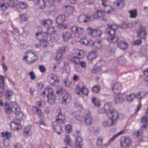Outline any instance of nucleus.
Returning <instances> with one entry per match:
<instances>
[{"mask_svg": "<svg viewBox=\"0 0 148 148\" xmlns=\"http://www.w3.org/2000/svg\"><path fill=\"white\" fill-rule=\"evenodd\" d=\"M47 31L48 32V34H54L56 31L55 30L53 27H49L47 28Z\"/></svg>", "mask_w": 148, "mask_h": 148, "instance_id": "nucleus-43", "label": "nucleus"}, {"mask_svg": "<svg viewBox=\"0 0 148 148\" xmlns=\"http://www.w3.org/2000/svg\"><path fill=\"white\" fill-rule=\"evenodd\" d=\"M19 5L20 7L22 9H25L27 7L26 4L23 2L20 3Z\"/></svg>", "mask_w": 148, "mask_h": 148, "instance_id": "nucleus-56", "label": "nucleus"}, {"mask_svg": "<svg viewBox=\"0 0 148 148\" xmlns=\"http://www.w3.org/2000/svg\"><path fill=\"white\" fill-rule=\"evenodd\" d=\"M32 134L31 126H28L26 127L24 129L23 132L24 137L27 138L28 136L31 135Z\"/></svg>", "mask_w": 148, "mask_h": 148, "instance_id": "nucleus-17", "label": "nucleus"}, {"mask_svg": "<svg viewBox=\"0 0 148 148\" xmlns=\"http://www.w3.org/2000/svg\"><path fill=\"white\" fill-rule=\"evenodd\" d=\"M83 118L84 123L87 126L91 125L93 123L91 114L89 112H86L84 114Z\"/></svg>", "mask_w": 148, "mask_h": 148, "instance_id": "nucleus-3", "label": "nucleus"}, {"mask_svg": "<svg viewBox=\"0 0 148 148\" xmlns=\"http://www.w3.org/2000/svg\"><path fill=\"white\" fill-rule=\"evenodd\" d=\"M92 101L94 105L97 107H99L101 105L100 101L95 97L92 98Z\"/></svg>", "mask_w": 148, "mask_h": 148, "instance_id": "nucleus-31", "label": "nucleus"}, {"mask_svg": "<svg viewBox=\"0 0 148 148\" xmlns=\"http://www.w3.org/2000/svg\"><path fill=\"white\" fill-rule=\"evenodd\" d=\"M143 130L140 128L139 130L135 132L134 133V134L137 136H140L143 134Z\"/></svg>", "mask_w": 148, "mask_h": 148, "instance_id": "nucleus-38", "label": "nucleus"}, {"mask_svg": "<svg viewBox=\"0 0 148 148\" xmlns=\"http://www.w3.org/2000/svg\"><path fill=\"white\" fill-rule=\"evenodd\" d=\"M71 62L72 63H75V64H78L79 62V58L77 57H75L70 60Z\"/></svg>", "mask_w": 148, "mask_h": 148, "instance_id": "nucleus-37", "label": "nucleus"}, {"mask_svg": "<svg viewBox=\"0 0 148 148\" xmlns=\"http://www.w3.org/2000/svg\"><path fill=\"white\" fill-rule=\"evenodd\" d=\"M117 60L120 64H123L126 61V59L123 56H121L117 58Z\"/></svg>", "mask_w": 148, "mask_h": 148, "instance_id": "nucleus-36", "label": "nucleus"}, {"mask_svg": "<svg viewBox=\"0 0 148 148\" xmlns=\"http://www.w3.org/2000/svg\"><path fill=\"white\" fill-rule=\"evenodd\" d=\"M137 33L138 37L141 39H145L146 35V28L142 26H140Z\"/></svg>", "mask_w": 148, "mask_h": 148, "instance_id": "nucleus-9", "label": "nucleus"}, {"mask_svg": "<svg viewBox=\"0 0 148 148\" xmlns=\"http://www.w3.org/2000/svg\"><path fill=\"white\" fill-rule=\"evenodd\" d=\"M36 38L40 41H46L48 37L47 33L45 32H38L35 34Z\"/></svg>", "mask_w": 148, "mask_h": 148, "instance_id": "nucleus-6", "label": "nucleus"}, {"mask_svg": "<svg viewBox=\"0 0 148 148\" xmlns=\"http://www.w3.org/2000/svg\"><path fill=\"white\" fill-rule=\"evenodd\" d=\"M79 64H75L74 66V67L76 71L77 72H80L81 71V69L80 67Z\"/></svg>", "mask_w": 148, "mask_h": 148, "instance_id": "nucleus-58", "label": "nucleus"}, {"mask_svg": "<svg viewBox=\"0 0 148 148\" xmlns=\"http://www.w3.org/2000/svg\"><path fill=\"white\" fill-rule=\"evenodd\" d=\"M71 100L70 96L67 92L63 96V100L62 103L63 104L69 103Z\"/></svg>", "mask_w": 148, "mask_h": 148, "instance_id": "nucleus-16", "label": "nucleus"}, {"mask_svg": "<svg viewBox=\"0 0 148 148\" xmlns=\"http://www.w3.org/2000/svg\"><path fill=\"white\" fill-rule=\"evenodd\" d=\"M4 79L3 76L0 75V88L1 89L4 88Z\"/></svg>", "mask_w": 148, "mask_h": 148, "instance_id": "nucleus-35", "label": "nucleus"}, {"mask_svg": "<svg viewBox=\"0 0 148 148\" xmlns=\"http://www.w3.org/2000/svg\"><path fill=\"white\" fill-rule=\"evenodd\" d=\"M78 89L82 93L85 95H88L89 92V90L88 89L86 88L85 86H83L82 88H81L79 86H77L76 89Z\"/></svg>", "mask_w": 148, "mask_h": 148, "instance_id": "nucleus-19", "label": "nucleus"}, {"mask_svg": "<svg viewBox=\"0 0 148 148\" xmlns=\"http://www.w3.org/2000/svg\"><path fill=\"white\" fill-rule=\"evenodd\" d=\"M1 136L5 138L6 139L9 140L12 137V134L11 132L6 131L5 132H2L1 133Z\"/></svg>", "mask_w": 148, "mask_h": 148, "instance_id": "nucleus-23", "label": "nucleus"}, {"mask_svg": "<svg viewBox=\"0 0 148 148\" xmlns=\"http://www.w3.org/2000/svg\"><path fill=\"white\" fill-rule=\"evenodd\" d=\"M35 3L40 5V8L42 9H43L45 7V4L44 0H37L35 2Z\"/></svg>", "mask_w": 148, "mask_h": 148, "instance_id": "nucleus-28", "label": "nucleus"}, {"mask_svg": "<svg viewBox=\"0 0 148 148\" xmlns=\"http://www.w3.org/2000/svg\"><path fill=\"white\" fill-rule=\"evenodd\" d=\"M118 47L121 49L125 50L128 48V44L125 42L120 41L118 44Z\"/></svg>", "mask_w": 148, "mask_h": 148, "instance_id": "nucleus-22", "label": "nucleus"}, {"mask_svg": "<svg viewBox=\"0 0 148 148\" xmlns=\"http://www.w3.org/2000/svg\"><path fill=\"white\" fill-rule=\"evenodd\" d=\"M52 22V21L47 19L45 20L41 21L40 23L43 26L46 27H48L51 25Z\"/></svg>", "mask_w": 148, "mask_h": 148, "instance_id": "nucleus-20", "label": "nucleus"}, {"mask_svg": "<svg viewBox=\"0 0 148 148\" xmlns=\"http://www.w3.org/2000/svg\"><path fill=\"white\" fill-rule=\"evenodd\" d=\"M48 90L49 94L47 95V102L50 104H53L55 102L56 97L53 93V90L51 88H49Z\"/></svg>", "mask_w": 148, "mask_h": 148, "instance_id": "nucleus-4", "label": "nucleus"}, {"mask_svg": "<svg viewBox=\"0 0 148 148\" xmlns=\"http://www.w3.org/2000/svg\"><path fill=\"white\" fill-rule=\"evenodd\" d=\"M66 93L65 89L62 86L59 87L56 92V93L58 95H64Z\"/></svg>", "mask_w": 148, "mask_h": 148, "instance_id": "nucleus-25", "label": "nucleus"}, {"mask_svg": "<svg viewBox=\"0 0 148 148\" xmlns=\"http://www.w3.org/2000/svg\"><path fill=\"white\" fill-rule=\"evenodd\" d=\"M29 75L30 77V79H31L33 80L35 79L36 76L33 71H31L29 72Z\"/></svg>", "mask_w": 148, "mask_h": 148, "instance_id": "nucleus-50", "label": "nucleus"}, {"mask_svg": "<svg viewBox=\"0 0 148 148\" xmlns=\"http://www.w3.org/2000/svg\"><path fill=\"white\" fill-rule=\"evenodd\" d=\"M70 30L73 33L80 34L83 32L84 29L82 28L79 27L73 26L71 27Z\"/></svg>", "mask_w": 148, "mask_h": 148, "instance_id": "nucleus-14", "label": "nucleus"}, {"mask_svg": "<svg viewBox=\"0 0 148 148\" xmlns=\"http://www.w3.org/2000/svg\"><path fill=\"white\" fill-rule=\"evenodd\" d=\"M125 131L124 130H122L114 135L112 138V141L114 140L118 136L123 134L124 133Z\"/></svg>", "mask_w": 148, "mask_h": 148, "instance_id": "nucleus-40", "label": "nucleus"}, {"mask_svg": "<svg viewBox=\"0 0 148 148\" xmlns=\"http://www.w3.org/2000/svg\"><path fill=\"white\" fill-rule=\"evenodd\" d=\"M39 69L40 71L43 73L45 71V67L42 65H40L39 66Z\"/></svg>", "mask_w": 148, "mask_h": 148, "instance_id": "nucleus-60", "label": "nucleus"}, {"mask_svg": "<svg viewBox=\"0 0 148 148\" xmlns=\"http://www.w3.org/2000/svg\"><path fill=\"white\" fill-rule=\"evenodd\" d=\"M100 88L98 86H93L92 89V92L95 93H97L99 91Z\"/></svg>", "mask_w": 148, "mask_h": 148, "instance_id": "nucleus-42", "label": "nucleus"}, {"mask_svg": "<svg viewBox=\"0 0 148 148\" xmlns=\"http://www.w3.org/2000/svg\"><path fill=\"white\" fill-rule=\"evenodd\" d=\"M124 100L123 94H118L114 97L113 101L115 104H118L123 102Z\"/></svg>", "mask_w": 148, "mask_h": 148, "instance_id": "nucleus-11", "label": "nucleus"}, {"mask_svg": "<svg viewBox=\"0 0 148 148\" xmlns=\"http://www.w3.org/2000/svg\"><path fill=\"white\" fill-rule=\"evenodd\" d=\"M87 31L89 34L92 35L93 36H99L100 37L102 34V32L101 31H98L97 29H93L90 27H87Z\"/></svg>", "mask_w": 148, "mask_h": 148, "instance_id": "nucleus-8", "label": "nucleus"}, {"mask_svg": "<svg viewBox=\"0 0 148 148\" xmlns=\"http://www.w3.org/2000/svg\"><path fill=\"white\" fill-rule=\"evenodd\" d=\"M136 94L132 93L129 95L127 97V101L129 102H132L135 98H137Z\"/></svg>", "mask_w": 148, "mask_h": 148, "instance_id": "nucleus-24", "label": "nucleus"}, {"mask_svg": "<svg viewBox=\"0 0 148 148\" xmlns=\"http://www.w3.org/2000/svg\"><path fill=\"white\" fill-rule=\"evenodd\" d=\"M20 20L22 22L25 21L27 19V18L24 14L20 15Z\"/></svg>", "mask_w": 148, "mask_h": 148, "instance_id": "nucleus-45", "label": "nucleus"}, {"mask_svg": "<svg viewBox=\"0 0 148 148\" xmlns=\"http://www.w3.org/2000/svg\"><path fill=\"white\" fill-rule=\"evenodd\" d=\"M129 12L130 14V16L131 18H134L137 16V13L136 9L131 10L129 11Z\"/></svg>", "mask_w": 148, "mask_h": 148, "instance_id": "nucleus-29", "label": "nucleus"}, {"mask_svg": "<svg viewBox=\"0 0 148 148\" xmlns=\"http://www.w3.org/2000/svg\"><path fill=\"white\" fill-rule=\"evenodd\" d=\"M65 119V116L62 115L61 112L56 117V122H58L61 123H63Z\"/></svg>", "mask_w": 148, "mask_h": 148, "instance_id": "nucleus-18", "label": "nucleus"}, {"mask_svg": "<svg viewBox=\"0 0 148 148\" xmlns=\"http://www.w3.org/2000/svg\"><path fill=\"white\" fill-rule=\"evenodd\" d=\"M85 42H86V45L87 46L91 44V46H94L95 45V47L97 49H98L101 47V41L100 40L93 42L91 40H88L86 39Z\"/></svg>", "mask_w": 148, "mask_h": 148, "instance_id": "nucleus-7", "label": "nucleus"}, {"mask_svg": "<svg viewBox=\"0 0 148 148\" xmlns=\"http://www.w3.org/2000/svg\"><path fill=\"white\" fill-rule=\"evenodd\" d=\"M103 139V138L102 136H100L98 138L97 140V144L98 146H101L102 145Z\"/></svg>", "mask_w": 148, "mask_h": 148, "instance_id": "nucleus-41", "label": "nucleus"}, {"mask_svg": "<svg viewBox=\"0 0 148 148\" xmlns=\"http://www.w3.org/2000/svg\"><path fill=\"white\" fill-rule=\"evenodd\" d=\"M17 0H9L8 2V6L10 7H14L16 4Z\"/></svg>", "mask_w": 148, "mask_h": 148, "instance_id": "nucleus-32", "label": "nucleus"}, {"mask_svg": "<svg viewBox=\"0 0 148 148\" xmlns=\"http://www.w3.org/2000/svg\"><path fill=\"white\" fill-rule=\"evenodd\" d=\"M132 24H133L132 23L128 24V25H127V24L124 23L120 27L122 29H126L128 27H130V25H132Z\"/></svg>", "mask_w": 148, "mask_h": 148, "instance_id": "nucleus-52", "label": "nucleus"}, {"mask_svg": "<svg viewBox=\"0 0 148 148\" xmlns=\"http://www.w3.org/2000/svg\"><path fill=\"white\" fill-rule=\"evenodd\" d=\"M62 54L59 52L57 53L56 56L55 58L56 60H59L62 57Z\"/></svg>", "mask_w": 148, "mask_h": 148, "instance_id": "nucleus-57", "label": "nucleus"}, {"mask_svg": "<svg viewBox=\"0 0 148 148\" xmlns=\"http://www.w3.org/2000/svg\"><path fill=\"white\" fill-rule=\"evenodd\" d=\"M61 36L63 41L66 42H67L69 39L72 38V34L69 32H65L62 33Z\"/></svg>", "mask_w": 148, "mask_h": 148, "instance_id": "nucleus-13", "label": "nucleus"}, {"mask_svg": "<svg viewBox=\"0 0 148 148\" xmlns=\"http://www.w3.org/2000/svg\"><path fill=\"white\" fill-rule=\"evenodd\" d=\"M34 109V110H35L38 113L39 116L40 117L41 116L42 113L41 111L39 110L38 108H37L36 107H35Z\"/></svg>", "mask_w": 148, "mask_h": 148, "instance_id": "nucleus-61", "label": "nucleus"}, {"mask_svg": "<svg viewBox=\"0 0 148 148\" xmlns=\"http://www.w3.org/2000/svg\"><path fill=\"white\" fill-rule=\"evenodd\" d=\"M86 15L84 14L79 16L78 18V20L79 23H82L83 22L86 23L87 20L86 19Z\"/></svg>", "mask_w": 148, "mask_h": 148, "instance_id": "nucleus-26", "label": "nucleus"}, {"mask_svg": "<svg viewBox=\"0 0 148 148\" xmlns=\"http://www.w3.org/2000/svg\"><path fill=\"white\" fill-rule=\"evenodd\" d=\"M118 29V26L116 25H112V32H113V35H114L116 31Z\"/></svg>", "mask_w": 148, "mask_h": 148, "instance_id": "nucleus-46", "label": "nucleus"}, {"mask_svg": "<svg viewBox=\"0 0 148 148\" xmlns=\"http://www.w3.org/2000/svg\"><path fill=\"white\" fill-rule=\"evenodd\" d=\"M141 121L142 123H147L148 122V116H144L141 119Z\"/></svg>", "mask_w": 148, "mask_h": 148, "instance_id": "nucleus-55", "label": "nucleus"}, {"mask_svg": "<svg viewBox=\"0 0 148 148\" xmlns=\"http://www.w3.org/2000/svg\"><path fill=\"white\" fill-rule=\"evenodd\" d=\"M5 95L6 97L9 99L11 96L13 95V92L10 90H8L5 92Z\"/></svg>", "mask_w": 148, "mask_h": 148, "instance_id": "nucleus-47", "label": "nucleus"}, {"mask_svg": "<svg viewBox=\"0 0 148 148\" xmlns=\"http://www.w3.org/2000/svg\"><path fill=\"white\" fill-rule=\"evenodd\" d=\"M119 114L114 109L112 110V126L116 125L118 122Z\"/></svg>", "mask_w": 148, "mask_h": 148, "instance_id": "nucleus-5", "label": "nucleus"}, {"mask_svg": "<svg viewBox=\"0 0 148 148\" xmlns=\"http://www.w3.org/2000/svg\"><path fill=\"white\" fill-rule=\"evenodd\" d=\"M82 141V138L80 136H78L76 137L75 145L76 148H82L83 146Z\"/></svg>", "mask_w": 148, "mask_h": 148, "instance_id": "nucleus-15", "label": "nucleus"}, {"mask_svg": "<svg viewBox=\"0 0 148 148\" xmlns=\"http://www.w3.org/2000/svg\"><path fill=\"white\" fill-rule=\"evenodd\" d=\"M42 125H43L44 127L46 126L47 125L45 124V122L43 121H41L39 122V127L41 129H43L42 127Z\"/></svg>", "mask_w": 148, "mask_h": 148, "instance_id": "nucleus-63", "label": "nucleus"}, {"mask_svg": "<svg viewBox=\"0 0 148 148\" xmlns=\"http://www.w3.org/2000/svg\"><path fill=\"white\" fill-rule=\"evenodd\" d=\"M54 130L59 135L60 134V132L62 131V127L59 125L58 124L54 128Z\"/></svg>", "mask_w": 148, "mask_h": 148, "instance_id": "nucleus-34", "label": "nucleus"}, {"mask_svg": "<svg viewBox=\"0 0 148 148\" xmlns=\"http://www.w3.org/2000/svg\"><path fill=\"white\" fill-rule=\"evenodd\" d=\"M148 93H145L143 91L140 92L136 94L137 98L140 99L144 98L146 97V96Z\"/></svg>", "mask_w": 148, "mask_h": 148, "instance_id": "nucleus-27", "label": "nucleus"}, {"mask_svg": "<svg viewBox=\"0 0 148 148\" xmlns=\"http://www.w3.org/2000/svg\"><path fill=\"white\" fill-rule=\"evenodd\" d=\"M97 57L96 54L93 52H91L87 56L88 59L90 61H92Z\"/></svg>", "mask_w": 148, "mask_h": 148, "instance_id": "nucleus-33", "label": "nucleus"}, {"mask_svg": "<svg viewBox=\"0 0 148 148\" xmlns=\"http://www.w3.org/2000/svg\"><path fill=\"white\" fill-rule=\"evenodd\" d=\"M78 64L83 68H85L86 66V63L84 61H81L79 62Z\"/></svg>", "mask_w": 148, "mask_h": 148, "instance_id": "nucleus-64", "label": "nucleus"}, {"mask_svg": "<svg viewBox=\"0 0 148 148\" xmlns=\"http://www.w3.org/2000/svg\"><path fill=\"white\" fill-rule=\"evenodd\" d=\"M95 1V0H84V2L88 5H92Z\"/></svg>", "mask_w": 148, "mask_h": 148, "instance_id": "nucleus-53", "label": "nucleus"}, {"mask_svg": "<svg viewBox=\"0 0 148 148\" xmlns=\"http://www.w3.org/2000/svg\"><path fill=\"white\" fill-rule=\"evenodd\" d=\"M65 131L67 133H69L71 131V125H68L66 126L65 128Z\"/></svg>", "mask_w": 148, "mask_h": 148, "instance_id": "nucleus-51", "label": "nucleus"}, {"mask_svg": "<svg viewBox=\"0 0 148 148\" xmlns=\"http://www.w3.org/2000/svg\"><path fill=\"white\" fill-rule=\"evenodd\" d=\"M104 108L106 115L110 119H111L110 117L111 115V103L109 102L105 104Z\"/></svg>", "mask_w": 148, "mask_h": 148, "instance_id": "nucleus-12", "label": "nucleus"}, {"mask_svg": "<svg viewBox=\"0 0 148 148\" xmlns=\"http://www.w3.org/2000/svg\"><path fill=\"white\" fill-rule=\"evenodd\" d=\"M114 4L115 5L119 7L121 5H124V3L121 0H117L114 2Z\"/></svg>", "mask_w": 148, "mask_h": 148, "instance_id": "nucleus-44", "label": "nucleus"}, {"mask_svg": "<svg viewBox=\"0 0 148 148\" xmlns=\"http://www.w3.org/2000/svg\"><path fill=\"white\" fill-rule=\"evenodd\" d=\"M4 110L7 114H9L12 111L16 115L18 120H20L23 116V114L21 112L20 108L18 104L13 102L10 104L7 103L5 104Z\"/></svg>", "mask_w": 148, "mask_h": 148, "instance_id": "nucleus-1", "label": "nucleus"}, {"mask_svg": "<svg viewBox=\"0 0 148 148\" xmlns=\"http://www.w3.org/2000/svg\"><path fill=\"white\" fill-rule=\"evenodd\" d=\"M142 42V40L141 39H139L134 41L132 43V44L134 45H141Z\"/></svg>", "mask_w": 148, "mask_h": 148, "instance_id": "nucleus-39", "label": "nucleus"}, {"mask_svg": "<svg viewBox=\"0 0 148 148\" xmlns=\"http://www.w3.org/2000/svg\"><path fill=\"white\" fill-rule=\"evenodd\" d=\"M122 89V85L119 82L115 83L114 84L112 87V90L116 94L120 93Z\"/></svg>", "mask_w": 148, "mask_h": 148, "instance_id": "nucleus-10", "label": "nucleus"}, {"mask_svg": "<svg viewBox=\"0 0 148 148\" xmlns=\"http://www.w3.org/2000/svg\"><path fill=\"white\" fill-rule=\"evenodd\" d=\"M95 15L97 18H102L103 20L106 21V18H104L105 16V12L103 11L97 10L95 14Z\"/></svg>", "mask_w": 148, "mask_h": 148, "instance_id": "nucleus-21", "label": "nucleus"}, {"mask_svg": "<svg viewBox=\"0 0 148 148\" xmlns=\"http://www.w3.org/2000/svg\"><path fill=\"white\" fill-rule=\"evenodd\" d=\"M119 40V38L117 36L112 35V42L115 43Z\"/></svg>", "mask_w": 148, "mask_h": 148, "instance_id": "nucleus-49", "label": "nucleus"}, {"mask_svg": "<svg viewBox=\"0 0 148 148\" xmlns=\"http://www.w3.org/2000/svg\"><path fill=\"white\" fill-rule=\"evenodd\" d=\"M101 69V68L99 66L93 68L92 71V73H95L97 71H99Z\"/></svg>", "mask_w": 148, "mask_h": 148, "instance_id": "nucleus-54", "label": "nucleus"}, {"mask_svg": "<svg viewBox=\"0 0 148 148\" xmlns=\"http://www.w3.org/2000/svg\"><path fill=\"white\" fill-rule=\"evenodd\" d=\"M51 40L53 42H56L59 39V37L58 35H56L51 38Z\"/></svg>", "mask_w": 148, "mask_h": 148, "instance_id": "nucleus-48", "label": "nucleus"}, {"mask_svg": "<svg viewBox=\"0 0 148 148\" xmlns=\"http://www.w3.org/2000/svg\"><path fill=\"white\" fill-rule=\"evenodd\" d=\"M66 138L64 140V141L65 142L66 145H68L71 142V139L68 136H66Z\"/></svg>", "mask_w": 148, "mask_h": 148, "instance_id": "nucleus-59", "label": "nucleus"}, {"mask_svg": "<svg viewBox=\"0 0 148 148\" xmlns=\"http://www.w3.org/2000/svg\"><path fill=\"white\" fill-rule=\"evenodd\" d=\"M64 66L66 69L68 70L70 69V67L68 62H64Z\"/></svg>", "mask_w": 148, "mask_h": 148, "instance_id": "nucleus-62", "label": "nucleus"}, {"mask_svg": "<svg viewBox=\"0 0 148 148\" xmlns=\"http://www.w3.org/2000/svg\"><path fill=\"white\" fill-rule=\"evenodd\" d=\"M131 140L128 137H122L120 140L121 146L124 148L130 147L132 145Z\"/></svg>", "mask_w": 148, "mask_h": 148, "instance_id": "nucleus-2", "label": "nucleus"}, {"mask_svg": "<svg viewBox=\"0 0 148 148\" xmlns=\"http://www.w3.org/2000/svg\"><path fill=\"white\" fill-rule=\"evenodd\" d=\"M65 21V17L64 16L60 15L56 18V22L60 24L62 23Z\"/></svg>", "mask_w": 148, "mask_h": 148, "instance_id": "nucleus-30", "label": "nucleus"}]
</instances>
